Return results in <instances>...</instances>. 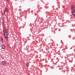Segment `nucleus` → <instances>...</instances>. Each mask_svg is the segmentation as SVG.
I'll return each instance as SVG.
<instances>
[{
  "label": "nucleus",
  "instance_id": "f257e3e1",
  "mask_svg": "<svg viewBox=\"0 0 75 75\" xmlns=\"http://www.w3.org/2000/svg\"><path fill=\"white\" fill-rule=\"evenodd\" d=\"M4 33L5 38L7 41H8V34H7V33L6 32V31H4Z\"/></svg>",
  "mask_w": 75,
  "mask_h": 75
},
{
  "label": "nucleus",
  "instance_id": "423d86ee",
  "mask_svg": "<svg viewBox=\"0 0 75 75\" xmlns=\"http://www.w3.org/2000/svg\"><path fill=\"white\" fill-rule=\"evenodd\" d=\"M71 10L72 11H74V7H72L71 8Z\"/></svg>",
  "mask_w": 75,
  "mask_h": 75
},
{
  "label": "nucleus",
  "instance_id": "20e7f679",
  "mask_svg": "<svg viewBox=\"0 0 75 75\" xmlns=\"http://www.w3.org/2000/svg\"><path fill=\"white\" fill-rule=\"evenodd\" d=\"M2 48L3 49H4L5 48V46H4V45H2Z\"/></svg>",
  "mask_w": 75,
  "mask_h": 75
},
{
  "label": "nucleus",
  "instance_id": "9d476101",
  "mask_svg": "<svg viewBox=\"0 0 75 75\" xmlns=\"http://www.w3.org/2000/svg\"><path fill=\"white\" fill-rule=\"evenodd\" d=\"M6 2H8V0H6Z\"/></svg>",
  "mask_w": 75,
  "mask_h": 75
},
{
  "label": "nucleus",
  "instance_id": "f03ea898",
  "mask_svg": "<svg viewBox=\"0 0 75 75\" xmlns=\"http://www.w3.org/2000/svg\"><path fill=\"white\" fill-rule=\"evenodd\" d=\"M71 12L72 13V14L73 16H74L75 17V11L73 12V11H72Z\"/></svg>",
  "mask_w": 75,
  "mask_h": 75
},
{
  "label": "nucleus",
  "instance_id": "6e6552de",
  "mask_svg": "<svg viewBox=\"0 0 75 75\" xmlns=\"http://www.w3.org/2000/svg\"><path fill=\"white\" fill-rule=\"evenodd\" d=\"M26 66H27V67H29V64H26Z\"/></svg>",
  "mask_w": 75,
  "mask_h": 75
},
{
  "label": "nucleus",
  "instance_id": "0eeeda50",
  "mask_svg": "<svg viewBox=\"0 0 75 75\" xmlns=\"http://www.w3.org/2000/svg\"><path fill=\"white\" fill-rule=\"evenodd\" d=\"M5 12L4 11L2 12V14H3V15H4L5 14Z\"/></svg>",
  "mask_w": 75,
  "mask_h": 75
},
{
  "label": "nucleus",
  "instance_id": "39448f33",
  "mask_svg": "<svg viewBox=\"0 0 75 75\" xmlns=\"http://www.w3.org/2000/svg\"><path fill=\"white\" fill-rule=\"evenodd\" d=\"M2 64L3 65H5V62L3 61L2 62Z\"/></svg>",
  "mask_w": 75,
  "mask_h": 75
},
{
  "label": "nucleus",
  "instance_id": "1a4fd4ad",
  "mask_svg": "<svg viewBox=\"0 0 75 75\" xmlns=\"http://www.w3.org/2000/svg\"><path fill=\"white\" fill-rule=\"evenodd\" d=\"M1 40L2 41H3V38H1Z\"/></svg>",
  "mask_w": 75,
  "mask_h": 75
},
{
  "label": "nucleus",
  "instance_id": "7ed1b4c3",
  "mask_svg": "<svg viewBox=\"0 0 75 75\" xmlns=\"http://www.w3.org/2000/svg\"><path fill=\"white\" fill-rule=\"evenodd\" d=\"M8 8H6L5 9V11H6V12H8Z\"/></svg>",
  "mask_w": 75,
  "mask_h": 75
}]
</instances>
